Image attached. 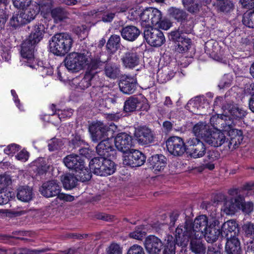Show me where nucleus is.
Segmentation results:
<instances>
[{"instance_id":"obj_31","label":"nucleus","mask_w":254,"mask_h":254,"mask_svg":"<svg viewBox=\"0 0 254 254\" xmlns=\"http://www.w3.org/2000/svg\"><path fill=\"white\" fill-rule=\"evenodd\" d=\"M121 37L118 35H112L109 38L106 43V47L107 53L109 54H115L122 45Z\"/></svg>"},{"instance_id":"obj_32","label":"nucleus","mask_w":254,"mask_h":254,"mask_svg":"<svg viewBox=\"0 0 254 254\" xmlns=\"http://www.w3.org/2000/svg\"><path fill=\"white\" fill-rule=\"evenodd\" d=\"M33 196L32 189L28 186H20L17 190L16 197L22 202H29L32 200Z\"/></svg>"},{"instance_id":"obj_25","label":"nucleus","mask_w":254,"mask_h":254,"mask_svg":"<svg viewBox=\"0 0 254 254\" xmlns=\"http://www.w3.org/2000/svg\"><path fill=\"white\" fill-rule=\"evenodd\" d=\"M123 65L128 68H133L139 64V57L136 53L128 51L125 53L121 59Z\"/></svg>"},{"instance_id":"obj_45","label":"nucleus","mask_w":254,"mask_h":254,"mask_svg":"<svg viewBox=\"0 0 254 254\" xmlns=\"http://www.w3.org/2000/svg\"><path fill=\"white\" fill-rule=\"evenodd\" d=\"M45 252V250H30L27 248H19L9 250L6 254H39Z\"/></svg>"},{"instance_id":"obj_43","label":"nucleus","mask_w":254,"mask_h":254,"mask_svg":"<svg viewBox=\"0 0 254 254\" xmlns=\"http://www.w3.org/2000/svg\"><path fill=\"white\" fill-rule=\"evenodd\" d=\"M27 23L22 12L13 14L10 20V25L14 27H17Z\"/></svg>"},{"instance_id":"obj_55","label":"nucleus","mask_w":254,"mask_h":254,"mask_svg":"<svg viewBox=\"0 0 254 254\" xmlns=\"http://www.w3.org/2000/svg\"><path fill=\"white\" fill-rule=\"evenodd\" d=\"M163 254H175V245L172 240L168 239L167 243L165 245Z\"/></svg>"},{"instance_id":"obj_24","label":"nucleus","mask_w":254,"mask_h":254,"mask_svg":"<svg viewBox=\"0 0 254 254\" xmlns=\"http://www.w3.org/2000/svg\"><path fill=\"white\" fill-rule=\"evenodd\" d=\"M238 235H232L227 238V242L225 245V251L227 254H241V244Z\"/></svg>"},{"instance_id":"obj_5","label":"nucleus","mask_w":254,"mask_h":254,"mask_svg":"<svg viewBox=\"0 0 254 254\" xmlns=\"http://www.w3.org/2000/svg\"><path fill=\"white\" fill-rule=\"evenodd\" d=\"M90 53L84 51L82 53H70L64 60V64L68 70L77 72L89 64Z\"/></svg>"},{"instance_id":"obj_42","label":"nucleus","mask_w":254,"mask_h":254,"mask_svg":"<svg viewBox=\"0 0 254 254\" xmlns=\"http://www.w3.org/2000/svg\"><path fill=\"white\" fill-rule=\"evenodd\" d=\"M168 12L170 16L178 21H182L187 17L186 12L182 9L172 7L168 9Z\"/></svg>"},{"instance_id":"obj_64","label":"nucleus","mask_w":254,"mask_h":254,"mask_svg":"<svg viewBox=\"0 0 254 254\" xmlns=\"http://www.w3.org/2000/svg\"><path fill=\"white\" fill-rule=\"evenodd\" d=\"M219 155L217 151L214 150H209L207 152V158L210 162H213L217 160L219 158Z\"/></svg>"},{"instance_id":"obj_28","label":"nucleus","mask_w":254,"mask_h":254,"mask_svg":"<svg viewBox=\"0 0 254 254\" xmlns=\"http://www.w3.org/2000/svg\"><path fill=\"white\" fill-rule=\"evenodd\" d=\"M210 225L208 226L203 231V237H204L207 242L212 243L215 242L221 234V231L219 228H216L215 225L218 222L217 221H214Z\"/></svg>"},{"instance_id":"obj_14","label":"nucleus","mask_w":254,"mask_h":254,"mask_svg":"<svg viewBox=\"0 0 254 254\" xmlns=\"http://www.w3.org/2000/svg\"><path fill=\"white\" fill-rule=\"evenodd\" d=\"M115 145L117 149L124 153H127L131 149L132 137L125 132L118 133L114 139Z\"/></svg>"},{"instance_id":"obj_61","label":"nucleus","mask_w":254,"mask_h":254,"mask_svg":"<svg viewBox=\"0 0 254 254\" xmlns=\"http://www.w3.org/2000/svg\"><path fill=\"white\" fill-rule=\"evenodd\" d=\"M243 200L242 201V210L244 212L249 214L253 211L254 209V204L252 202H243Z\"/></svg>"},{"instance_id":"obj_29","label":"nucleus","mask_w":254,"mask_h":254,"mask_svg":"<svg viewBox=\"0 0 254 254\" xmlns=\"http://www.w3.org/2000/svg\"><path fill=\"white\" fill-rule=\"evenodd\" d=\"M222 109L225 114L229 113L234 119H241L246 115V112L236 104H227L223 106Z\"/></svg>"},{"instance_id":"obj_60","label":"nucleus","mask_w":254,"mask_h":254,"mask_svg":"<svg viewBox=\"0 0 254 254\" xmlns=\"http://www.w3.org/2000/svg\"><path fill=\"white\" fill-rule=\"evenodd\" d=\"M58 111L57 115L61 121L64 118H70L73 114V110L71 109L64 110L58 109Z\"/></svg>"},{"instance_id":"obj_17","label":"nucleus","mask_w":254,"mask_h":254,"mask_svg":"<svg viewBox=\"0 0 254 254\" xmlns=\"http://www.w3.org/2000/svg\"><path fill=\"white\" fill-rule=\"evenodd\" d=\"M63 162L66 167L71 170L78 172L84 168V160L78 155L72 153L67 155L63 159Z\"/></svg>"},{"instance_id":"obj_56","label":"nucleus","mask_w":254,"mask_h":254,"mask_svg":"<svg viewBox=\"0 0 254 254\" xmlns=\"http://www.w3.org/2000/svg\"><path fill=\"white\" fill-rule=\"evenodd\" d=\"M32 0H12L13 5L18 9H23L28 7Z\"/></svg>"},{"instance_id":"obj_2","label":"nucleus","mask_w":254,"mask_h":254,"mask_svg":"<svg viewBox=\"0 0 254 254\" xmlns=\"http://www.w3.org/2000/svg\"><path fill=\"white\" fill-rule=\"evenodd\" d=\"M73 42L69 34L66 33H57L49 40L50 52L55 55L64 56L70 50Z\"/></svg>"},{"instance_id":"obj_19","label":"nucleus","mask_w":254,"mask_h":254,"mask_svg":"<svg viewBox=\"0 0 254 254\" xmlns=\"http://www.w3.org/2000/svg\"><path fill=\"white\" fill-rule=\"evenodd\" d=\"M96 148L97 154L101 157L113 156L115 151L112 138L104 139L97 145Z\"/></svg>"},{"instance_id":"obj_15","label":"nucleus","mask_w":254,"mask_h":254,"mask_svg":"<svg viewBox=\"0 0 254 254\" xmlns=\"http://www.w3.org/2000/svg\"><path fill=\"white\" fill-rule=\"evenodd\" d=\"M61 191L59 183L56 180H52L43 184L40 188L41 193L46 197L58 195Z\"/></svg>"},{"instance_id":"obj_34","label":"nucleus","mask_w":254,"mask_h":254,"mask_svg":"<svg viewBox=\"0 0 254 254\" xmlns=\"http://www.w3.org/2000/svg\"><path fill=\"white\" fill-rule=\"evenodd\" d=\"M35 4L37 5L39 12L41 11L43 17L46 18L52 10L53 1L52 0H38Z\"/></svg>"},{"instance_id":"obj_39","label":"nucleus","mask_w":254,"mask_h":254,"mask_svg":"<svg viewBox=\"0 0 254 254\" xmlns=\"http://www.w3.org/2000/svg\"><path fill=\"white\" fill-rule=\"evenodd\" d=\"M95 76V73L91 71L86 72L84 77L77 83V88L85 90L91 86V81Z\"/></svg>"},{"instance_id":"obj_44","label":"nucleus","mask_w":254,"mask_h":254,"mask_svg":"<svg viewBox=\"0 0 254 254\" xmlns=\"http://www.w3.org/2000/svg\"><path fill=\"white\" fill-rule=\"evenodd\" d=\"M146 234L144 226L141 225L136 227L134 230L129 233V236L134 239L141 240L145 237Z\"/></svg>"},{"instance_id":"obj_46","label":"nucleus","mask_w":254,"mask_h":254,"mask_svg":"<svg viewBox=\"0 0 254 254\" xmlns=\"http://www.w3.org/2000/svg\"><path fill=\"white\" fill-rule=\"evenodd\" d=\"M91 57V53H90V60L89 61V64H88L86 65V66H87V68L88 69H90L89 71L94 72L95 74L96 73V72H95L93 70L101 66L104 62L102 61L100 58H97L92 59Z\"/></svg>"},{"instance_id":"obj_11","label":"nucleus","mask_w":254,"mask_h":254,"mask_svg":"<svg viewBox=\"0 0 254 254\" xmlns=\"http://www.w3.org/2000/svg\"><path fill=\"white\" fill-rule=\"evenodd\" d=\"M168 151L174 156H181L186 151V145L183 139L178 136H172L166 141Z\"/></svg>"},{"instance_id":"obj_49","label":"nucleus","mask_w":254,"mask_h":254,"mask_svg":"<svg viewBox=\"0 0 254 254\" xmlns=\"http://www.w3.org/2000/svg\"><path fill=\"white\" fill-rule=\"evenodd\" d=\"M243 23L249 28H254V10L245 13Z\"/></svg>"},{"instance_id":"obj_48","label":"nucleus","mask_w":254,"mask_h":254,"mask_svg":"<svg viewBox=\"0 0 254 254\" xmlns=\"http://www.w3.org/2000/svg\"><path fill=\"white\" fill-rule=\"evenodd\" d=\"M77 172H78V174L77 175L79 178L78 179V181L84 182L90 180L91 178V173L89 169L85 167V165H84V168L81 170H79Z\"/></svg>"},{"instance_id":"obj_51","label":"nucleus","mask_w":254,"mask_h":254,"mask_svg":"<svg viewBox=\"0 0 254 254\" xmlns=\"http://www.w3.org/2000/svg\"><path fill=\"white\" fill-rule=\"evenodd\" d=\"M64 145L60 139L54 138L50 140L48 144V148L50 151H53L61 148Z\"/></svg>"},{"instance_id":"obj_12","label":"nucleus","mask_w":254,"mask_h":254,"mask_svg":"<svg viewBox=\"0 0 254 254\" xmlns=\"http://www.w3.org/2000/svg\"><path fill=\"white\" fill-rule=\"evenodd\" d=\"M190 155L194 158L202 157L206 153L204 144L196 137L190 138L187 142Z\"/></svg>"},{"instance_id":"obj_3","label":"nucleus","mask_w":254,"mask_h":254,"mask_svg":"<svg viewBox=\"0 0 254 254\" xmlns=\"http://www.w3.org/2000/svg\"><path fill=\"white\" fill-rule=\"evenodd\" d=\"M139 16L140 23L142 26L158 25L160 28L167 30L172 25L171 23L168 20H161V12L157 8H147L142 11Z\"/></svg>"},{"instance_id":"obj_13","label":"nucleus","mask_w":254,"mask_h":254,"mask_svg":"<svg viewBox=\"0 0 254 254\" xmlns=\"http://www.w3.org/2000/svg\"><path fill=\"white\" fill-rule=\"evenodd\" d=\"M146 160L145 155L137 150L131 149L128 155L125 156L124 164L131 167L141 166Z\"/></svg>"},{"instance_id":"obj_16","label":"nucleus","mask_w":254,"mask_h":254,"mask_svg":"<svg viewBox=\"0 0 254 254\" xmlns=\"http://www.w3.org/2000/svg\"><path fill=\"white\" fill-rule=\"evenodd\" d=\"M137 79L135 76L127 75L123 77L119 82V88L123 93L131 94L136 89Z\"/></svg>"},{"instance_id":"obj_23","label":"nucleus","mask_w":254,"mask_h":254,"mask_svg":"<svg viewBox=\"0 0 254 254\" xmlns=\"http://www.w3.org/2000/svg\"><path fill=\"white\" fill-rule=\"evenodd\" d=\"M46 30V28L44 24L39 22L37 23L33 26L31 33L27 39L37 44L43 38Z\"/></svg>"},{"instance_id":"obj_41","label":"nucleus","mask_w":254,"mask_h":254,"mask_svg":"<svg viewBox=\"0 0 254 254\" xmlns=\"http://www.w3.org/2000/svg\"><path fill=\"white\" fill-rule=\"evenodd\" d=\"M105 75L110 78L115 79L120 73V68L115 64H107L104 68Z\"/></svg>"},{"instance_id":"obj_35","label":"nucleus","mask_w":254,"mask_h":254,"mask_svg":"<svg viewBox=\"0 0 254 254\" xmlns=\"http://www.w3.org/2000/svg\"><path fill=\"white\" fill-rule=\"evenodd\" d=\"M141 101L135 96L129 97L124 103V110L126 113L134 111L137 107H140Z\"/></svg>"},{"instance_id":"obj_59","label":"nucleus","mask_w":254,"mask_h":254,"mask_svg":"<svg viewBox=\"0 0 254 254\" xmlns=\"http://www.w3.org/2000/svg\"><path fill=\"white\" fill-rule=\"evenodd\" d=\"M127 254H145L143 248L138 245H133L127 251Z\"/></svg>"},{"instance_id":"obj_1","label":"nucleus","mask_w":254,"mask_h":254,"mask_svg":"<svg viewBox=\"0 0 254 254\" xmlns=\"http://www.w3.org/2000/svg\"><path fill=\"white\" fill-rule=\"evenodd\" d=\"M190 230L189 227H177L175 231L176 243L181 246L186 245L190 240V247L192 252L195 254L204 253L205 247L202 244L201 238L193 237L192 232Z\"/></svg>"},{"instance_id":"obj_50","label":"nucleus","mask_w":254,"mask_h":254,"mask_svg":"<svg viewBox=\"0 0 254 254\" xmlns=\"http://www.w3.org/2000/svg\"><path fill=\"white\" fill-rule=\"evenodd\" d=\"M217 4L220 10L226 13L230 12L234 7L233 3L229 0L219 1Z\"/></svg>"},{"instance_id":"obj_9","label":"nucleus","mask_w":254,"mask_h":254,"mask_svg":"<svg viewBox=\"0 0 254 254\" xmlns=\"http://www.w3.org/2000/svg\"><path fill=\"white\" fill-rule=\"evenodd\" d=\"M146 27L144 31V37L146 42L152 47H157L162 45L165 38L163 32L159 29L151 27Z\"/></svg>"},{"instance_id":"obj_21","label":"nucleus","mask_w":254,"mask_h":254,"mask_svg":"<svg viewBox=\"0 0 254 254\" xmlns=\"http://www.w3.org/2000/svg\"><path fill=\"white\" fill-rule=\"evenodd\" d=\"M223 198L225 200L223 206V211L226 214H234L238 209L241 208L242 201L243 200V198L241 196L231 197L229 200H226L225 196H223Z\"/></svg>"},{"instance_id":"obj_33","label":"nucleus","mask_w":254,"mask_h":254,"mask_svg":"<svg viewBox=\"0 0 254 254\" xmlns=\"http://www.w3.org/2000/svg\"><path fill=\"white\" fill-rule=\"evenodd\" d=\"M210 131L207 125L202 122L197 123L193 128V132L196 137H200L203 139L204 141H205V138L208 136Z\"/></svg>"},{"instance_id":"obj_57","label":"nucleus","mask_w":254,"mask_h":254,"mask_svg":"<svg viewBox=\"0 0 254 254\" xmlns=\"http://www.w3.org/2000/svg\"><path fill=\"white\" fill-rule=\"evenodd\" d=\"M101 17L102 20L104 22H110L114 19L115 13L114 12L106 11L98 14Z\"/></svg>"},{"instance_id":"obj_22","label":"nucleus","mask_w":254,"mask_h":254,"mask_svg":"<svg viewBox=\"0 0 254 254\" xmlns=\"http://www.w3.org/2000/svg\"><path fill=\"white\" fill-rule=\"evenodd\" d=\"M226 140V137L224 132L220 130H216L210 131L205 141L212 146L218 147L221 146Z\"/></svg>"},{"instance_id":"obj_37","label":"nucleus","mask_w":254,"mask_h":254,"mask_svg":"<svg viewBox=\"0 0 254 254\" xmlns=\"http://www.w3.org/2000/svg\"><path fill=\"white\" fill-rule=\"evenodd\" d=\"M185 8L190 13H196L201 6L200 0H182Z\"/></svg>"},{"instance_id":"obj_62","label":"nucleus","mask_w":254,"mask_h":254,"mask_svg":"<svg viewBox=\"0 0 254 254\" xmlns=\"http://www.w3.org/2000/svg\"><path fill=\"white\" fill-rule=\"evenodd\" d=\"M19 146L16 144H11L8 145L4 149V152L7 155H11L18 151Z\"/></svg>"},{"instance_id":"obj_26","label":"nucleus","mask_w":254,"mask_h":254,"mask_svg":"<svg viewBox=\"0 0 254 254\" xmlns=\"http://www.w3.org/2000/svg\"><path fill=\"white\" fill-rule=\"evenodd\" d=\"M150 167L156 173L163 170L166 165V158L163 155L156 154L149 159Z\"/></svg>"},{"instance_id":"obj_6","label":"nucleus","mask_w":254,"mask_h":254,"mask_svg":"<svg viewBox=\"0 0 254 254\" xmlns=\"http://www.w3.org/2000/svg\"><path fill=\"white\" fill-rule=\"evenodd\" d=\"M191 28L189 27L186 29L185 25L179 27L177 30L170 33L169 38L175 43V50L179 53H185L190 47L191 40L186 38L184 34L190 33Z\"/></svg>"},{"instance_id":"obj_18","label":"nucleus","mask_w":254,"mask_h":254,"mask_svg":"<svg viewBox=\"0 0 254 254\" xmlns=\"http://www.w3.org/2000/svg\"><path fill=\"white\" fill-rule=\"evenodd\" d=\"M144 245L149 254H160L163 244L157 237L150 235L145 239Z\"/></svg>"},{"instance_id":"obj_30","label":"nucleus","mask_w":254,"mask_h":254,"mask_svg":"<svg viewBox=\"0 0 254 254\" xmlns=\"http://www.w3.org/2000/svg\"><path fill=\"white\" fill-rule=\"evenodd\" d=\"M122 37L127 41H133L139 36L140 30L135 26L132 25L127 26L123 27L121 31Z\"/></svg>"},{"instance_id":"obj_4","label":"nucleus","mask_w":254,"mask_h":254,"mask_svg":"<svg viewBox=\"0 0 254 254\" xmlns=\"http://www.w3.org/2000/svg\"><path fill=\"white\" fill-rule=\"evenodd\" d=\"M117 127L111 124L110 126L104 124L100 122L92 123L89 127L92 140L97 142L104 139L112 138Z\"/></svg>"},{"instance_id":"obj_53","label":"nucleus","mask_w":254,"mask_h":254,"mask_svg":"<svg viewBox=\"0 0 254 254\" xmlns=\"http://www.w3.org/2000/svg\"><path fill=\"white\" fill-rule=\"evenodd\" d=\"M107 254H122V248L119 244L112 243L106 249Z\"/></svg>"},{"instance_id":"obj_27","label":"nucleus","mask_w":254,"mask_h":254,"mask_svg":"<svg viewBox=\"0 0 254 254\" xmlns=\"http://www.w3.org/2000/svg\"><path fill=\"white\" fill-rule=\"evenodd\" d=\"M238 225L234 220H230L225 222L221 227V234L223 237L228 238L232 235H238Z\"/></svg>"},{"instance_id":"obj_10","label":"nucleus","mask_w":254,"mask_h":254,"mask_svg":"<svg viewBox=\"0 0 254 254\" xmlns=\"http://www.w3.org/2000/svg\"><path fill=\"white\" fill-rule=\"evenodd\" d=\"M36 43H33L31 41L25 39L21 45V56L27 61L26 65L32 68H35L36 63L34 58V52Z\"/></svg>"},{"instance_id":"obj_47","label":"nucleus","mask_w":254,"mask_h":254,"mask_svg":"<svg viewBox=\"0 0 254 254\" xmlns=\"http://www.w3.org/2000/svg\"><path fill=\"white\" fill-rule=\"evenodd\" d=\"M34 165L36 166V171L39 174H43L48 171L49 165H48L45 160L40 158L34 162Z\"/></svg>"},{"instance_id":"obj_8","label":"nucleus","mask_w":254,"mask_h":254,"mask_svg":"<svg viewBox=\"0 0 254 254\" xmlns=\"http://www.w3.org/2000/svg\"><path fill=\"white\" fill-rule=\"evenodd\" d=\"M208 226V218L204 215H200L195 218L193 223L190 220H186L185 223L178 227L190 228L193 237L197 238L203 237V231Z\"/></svg>"},{"instance_id":"obj_7","label":"nucleus","mask_w":254,"mask_h":254,"mask_svg":"<svg viewBox=\"0 0 254 254\" xmlns=\"http://www.w3.org/2000/svg\"><path fill=\"white\" fill-rule=\"evenodd\" d=\"M89 166L95 174L101 176L113 174L116 169L115 163L105 157H94L90 161Z\"/></svg>"},{"instance_id":"obj_58","label":"nucleus","mask_w":254,"mask_h":254,"mask_svg":"<svg viewBox=\"0 0 254 254\" xmlns=\"http://www.w3.org/2000/svg\"><path fill=\"white\" fill-rule=\"evenodd\" d=\"M11 183L9 176L0 175V190H3Z\"/></svg>"},{"instance_id":"obj_38","label":"nucleus","mask_w":254,"mask_h":254,"mask_svg":"<svg viewBox=\"0 0 254 254\" xmlns=\"http://www.w3.org/2000/svg\"><path fill=\"white\" fill-rule=\"evenodd\" d=\"M51 16L55 23H59L67 18L68 13L64 8L58 7L54 8L51 12Z\"/></svg>"},{"instance_id":"obj_54","label":"nucleus","mask_w":254,"mask_h":254,"mask_svg":"<svg viewBox=\"0 0 254 254\" xmlns=\"http://www.w3.org/2000/svg\"><path fill=\"white\" fill-rule=\"evenodd\" d=\"M223 121L225 122V123H222L221 124L225 126V127H228V128H231L232 125L233 124V121H232L231 117L228 115H226L224 114L220 115L218 116L217 122L218 123L220 122H222Z\"/></svg>"},{"instance_id":"obj_63","label":"nucleus","mask_w":254,"mask_h":254,"mask_svg":"<svg viewBox=\"0 0 254 254\" xmlns=\"http://www.w3.org/2000/svg\"><path fill=\"white\" fill-rule=\"evenodd\" d=\"M9 194L5 191H0V205L7 203L9 200Z\"/></svg>"},{"instance_id":"obj_20","label":"nucleus","mask_w":254,"mask_h":254,"mask_svg":"<svg viewBox=\"0 0 254 254\" xmlns=\"http://www.w3.org/2000/svg\"><path fill=\"white\" fill-rule=\"evenodd\" d=\"M135 136L138 143L141 145H147L154 140L152 131L146 127H141L136 130Z\"/></svg>"},{"instance_id":"obj_36","label":"nucleus","mask_w":254,"mask_h":254,"mask_svg":"<svg viewBox=\"0 0 254 254\" xmlns=\"http://www.w3.org/2000/svg\"><path fill=\"white\" fill-rule=\"evenodd\" d=\"M64 187L66 190H71L75 187L78 179L72 174H66L62 179Z\"/></svg>"},{"instance_id":"obj_40","label":"nucleus","mask_w":254,"mask_h":254,"mask_svg":"<svg viewBox=\"0 0 254 254\" xmlns=\"http://www.w3.org/2000/svg\"><path fill=\"white\" fill-rule=\"evenodd\" d=\"M38 9L37 5L33 4L30 5L28 8L22 12L27 23L35 19L36 16L39 12Z\"/></svg>"},{"instance_id":"obj_52","label":"nucleus","mask_w":254,"mask_h":254,"mask_svg":"<svg viewBox=\"0 0 254 254\" xmlns=\"http://www.w3.org/2000/svg\"><path fill=\"white\" fill-rule=\"evenodd\" d=\"M243 230L247 237L254 239V224L251 222L245 224Z\"/></svg>"}]
</instances>
